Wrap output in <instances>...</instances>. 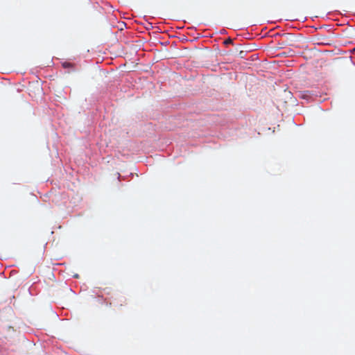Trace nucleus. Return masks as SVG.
Here are the masks:
<instances>
[{
	"mask_svg": "<svg viewBox=\"0 0 355 355\" xmlns=\"http://www.w3.org/2000/svg\"><path fill=\"white\" fill-rule=\"evenodd\" d=\"M114 306L118 309H121V307L123 306V305H126L128 303H127V300L125 297L123 296H119L118 297H116L114 299Z\"/></svg>",
	"mask_w": 355,
	"mask_h": 355,
	"instance_id": "obj_1",
	"label": "nucleus"
},
{
	"mask_svg": "<svg viewBox=\"0 0 355 355\" xmlns=\"http://www.w3.org/2000/svg\"><path fill=\"white\" fill-rule=\"evenodd\" d=\"M62 66L64 69H71L73 71H74V64L68 62H64L62 63Z\"/></svg>",
	"mask_w": 355,
	"mask_h": 355,
	"instance_id": "obj_2",
	"label": "nucleus"
},
{
	"mask_svg": "<svg viewBox=\"0 0 355 355\" xmlns=\"http://www.w3.org/2000/svg\"><path fill=\"white\" fill-rule=\"evenodd\" d=\"M121 176L120 173H117V179H118L119 181L121 180Z\"/></svg>",
	"mask_w": 355,
	"mask_h": 355,
	"instance_id": "obj_3",
	"label": "nucleus"
},
{
	"mask_svg": "<svg viewBox=\"0 0 355 355\" xmlns=\"http://www.w3.org/2000/svg\"><path fill=\"white\" fill-rule=\"evenodd\" d=\"M232 42L231 39H229L227 42H225L226 44Z\"/></svg>",
	"mask_w": 355,
	"mask_h": 355,
	"instance_id": "obj_4",
	"label": "nucleus"
},
{
	"mask_svg": "<svg viewBox=\"0 0 355 355\" xmlns=\"http://www.w3.org/2000/svg\"><path fill=\"white\" fill-rule=\"evenodd\" d=\"M224 32H225V30L222 31L221 34H223Z\"/></svg>",
	"mask_w": 355,
	"mask_h": 355,
	"instance_id": "obj_5",
	"label": "nucleus"
},
{
	"mask_svg": "<svg viewBox=\"0 0 355 355\" xmlns=\"http://www.w3.org/2000/svg\"><path fill=\"white\" fill-rule=\"evenodd\" d=\"M224 32H225V30L222 31L221 34H223Z\"/></svg>",
	"mask_w": 355,
	"mask_h": 355,
	"instance_id": "obj_6",
	"label": "nucleus"
},
{
	"mask_svg": "<svg viewBox=\"0 0 355 355\" xmlns=\"http://www.w3.org/2000/svg\"><path fill=\"white\" fill-rule=\"evenodd\" d=\"M224 32H225V30L222 31L221 34H223Z\"/></svg>",
	"mask_w": 355,
	"mask_h": 355,
	"instance_id": "obj_7",
	"label": "nucleus"
}]
</instances>
